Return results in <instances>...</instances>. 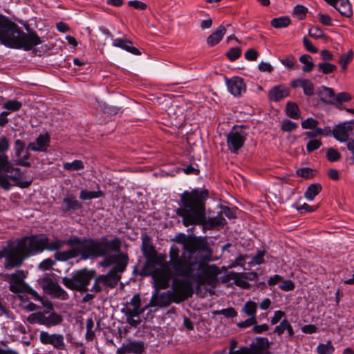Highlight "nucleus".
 <instances>
[{
	"instance_id": "nucleus-22",
	"label": "nucleus",
	"mask_w": 354,
	"mask_h": 354,
	"mask_svg": "<svg viewBox=\"0 0 354 354\" xmlns=\"http://www.w3.org/2000/svg\"><path fill=\"white\" fill-rule=\"evenodd\" d=\"M50 147V136L48 133L40 134L35 142H30L27 147V149L32 151L46 152Z\"/></svg>"
},
{
	"instance_id": "nucleus-52",
	"label": "nucleus",
	"mask_w": 354,
	"mask_h": 354,
	"mask_svg": "<svg viewBox=\"0 0 354 354\" xmlns=\"http://www.w3.org/2000/svg\"><path fill=\"white\" fill-rule=\"evenodd\" d=\"M214 313L217 315H223L227 318H233L237 315V312L232 307L217 310Z\"/></svg>"
},
{
	"instance_id": "nucleus-45",
	"label": "nucleus",
	"mask_w": 354,
	"mask_h": 354,
	"mask_svg": "<svg viewBox=\"0 0 354 354\" xmlns=\"http://www.w3.org/2000/svg\"><path fill=\"white\" fill-rule=\"evenodd\" d=\"M351 100V95L346 92L339 93L337 95H335V104L337 107L342 109V103L348 102Z\"/></svg>"
},
{
	"instance_id": "nucleus-7",
	"label": "nucleus",
	"mask_w": 354,
	"mask_h": 354,
	"mask_svg": "<svg viewBox=\"0 0 354 354\" xmlns=\"http://www.w3.org/2000/svg\"><path fill=\"white\" fill-rule=\"evenodd\" d=\"M195 269L197 272L195 274H192L191 278L197 283L198 288L206 284L212 285L216 282L219 270L215 265L197 261Z\"/></svg>"
},
{
	"instance_id": "nucleus-21",
	"label": "nucleus",
	"mask_w": 354,
	"mask_h": 354,
	"mask_svg": "<svg viewBox=\"0 0 354 354\" xmlns=\"http://www.w3.org/2000/svg\"><path fill=\"white\" fill-rule=\"evenodd\" d=\"M145 350V344L142 341H132L123 344L117 349L118 354H142Z\"/></svg>"
},
{
	"instance_id": "nucleus-37",
	"label": "nucleus",
	"mask_w": 354,
	"mask_h": 354,
	"mask_svg": "<svg viewBox=\"0 0 354 354\" xmlns=\"http://www.w3.org/2000/svg\"><path fill=\"white\" fill-rule=\"evenodd\" d=\"M76 257L77 256L75 248L69 249L66 251L57 252L55 254V257L58 261H66Z\"/></svg>"
},
{
	"instance_id": "nucleus-30",
	"label": "nucleus",
	"mask_w": 354,
	"mask_h": 354,
	"mask_svg": "<svg viewBox=\"0 0 354 354\" xmlns=\"http://www.w3.org/2000/svg\"><path fill=\"white\" fill-rule=\"evenodd\" d=\"M131 44L132 42L130 40L120 38L113 39V45L114 46L121 48L133 55H140L139 50L133 46H131Z\"/></svg>"
},
{
	"instance_id": "nucleus-61",
	"label": "nucleus",
	"mask_w": 354,
	"mask_h": 354,
	"mask_svg": "<svg viewBox=\"0 0 354 354\" xmlns=\"http://www.w3.org/2000/svg\"><path fill=\"white\" fill-rule=\"evenodd\" d=\"M322 145V142L319 140H310L306 145V150L308 153L317 150Z\"/></svg>"
},
{
	"instance_id": "nucleus-19",
	"label": "nucleus",
	"mask_w": 354,
	"mask_h": 354,
	"mask_svg": "<svg viewBox=\"0 0 354 354\" xmlns=\"http://www.w3.org/2000/svg\"><path fill=\"white\" fill-rule=\"evenodd\" d=\"M225 83L228 91L234 97H239L246 91V85L242 77L225 78Z\"/></svg>"
},
{
	"instance_id": "nucleus-34",
	"label": "nucleus",
	"mask_w": 354,
	"mask_h": 354,
	"mask_svg": "<svg viewBox=\"0 0 354 354\" xmlns=\"http://www.w3.org/2000/svg\"><path fill=\"white\" fill-rule=\"evenodd\" d=\"M45 245V250L57 251L61 249L64 245H65V241L61 239H58L57 238L50 240L47 237V241Z\"/></svg>"
},
{
	"instance_id": "nucleus-16",
	"label": "nucleus",
	"mask_w": 354,
	"mask_h": 354,
	"mask_svg": "<svg viewBox=\"0 0 354 354\" xmlns=\"http://www.w3.org/2000/svg\"><path fill=\"white\" fill-rule=\"evenodd\" d=\"M25 258V254L22 253L20 249H17V245L13 247L12 244H8V248L5 261V268L11 269L15 267L20 266Z\"/></svg>"
},
{
	"instance_id": "nucleus-9",
	"label": "nucleus",
	"mask_w": 354,
	"mask_h": 354,
	"mask_svg": "<svg viewBox=\"0 0 354 354\" xmlns=\"http://www.w3.org/2000/svg\"><path fill=\"white\" fill-rule=\"evenodd\" d=\"M147 309L145 306L141 308V298L139 294L133 296L129 301L124 304L121 312L126 316L127 323L133 327L140 324V320L134 319V317H139Z\"/></svg>"
},
{
	"instance_id": "nucleus-35",
	"label": "nucleus",
	"mask_w": 354,
	"mask_h": 354,
	"mask_svg": "<svg viewBox=\"0 0 354 354\" xmlns=\"http://www.w3.org/2000/svg\"><path fill=\"white\" fill-rule=\"evenodd\" d=\"M47 312H37L29 315L26 321L30 324L44 325V317Z\"/></svg>"
},
{
	"instance_id": "nucleus-27",
	"label": "nucleus",
	"mask_w": 354,
	"mask_h": 354,
	"mask_svg": "<svg viewBox=\"0 0 354 354\" xmlns=\"http://www.w3.org/2000/svg\"><path fill=\"white\" fill-rule=\"evenodd\" d=\"M226 221L223 216L220 214L216 216L206 219L205 216L203 219V222L197 223L196 225H203L208 230H212L216 227L222 226L225 225Z\"/></svg>"
},
{
	"instance_id": "nucleus-1",
	"label": "nucleus",
	"mask_w": 354,
	"mask_h": 354,
	"mask_svg": "<svg viewBox=\"0 0 354 354\" xmlns=\"http://www.w3.org/2000/svg\"><path fill=\"white\" fill-rule=\"evenodd\" d=\"M208 191L205 189H194L185 191L180 196L181 207L176 214L183 218L185 227L203 222L205 212V202L208 198Z\"/></svg>"
},
{
	"instance_id": "nucleus-28",
	"label": "nucleus",
	"mask_w": 354,
	"mask_h": 354,
	"mask_svg": "<svg viewBox=\"0 0 354 354\" xmlns=\"http://www.w3.org/2000/svg\"><path fill=\"white\" fill-rule=\"evenodd\" d=\"M226 32L225 26H219L207 38V44L209 46H214L218 44Z\"/></svg>"
},
{
	"instance_id": "nucleus-10",
	"label": "nucleus",
	"mask_w": 354,
	"mask_h": 354,
	"mask_svg": "<svg viewBox=\"0 0 354 354\" xmlns=\"http://www.w3.org/2000/svg\"><path fill=\"white\" fill-rule=\"evenodd\" d=\"M192 278L175 279L172 283V291L170 294L174 302L179 304L192 296L193 288Z\"/></svg>"
},
{
	"instance_id": "nucleus-53",
	"label": "nucleus",
	"mask_w": 354,
	"mask_h": 354,
	"mask_svg": "<svg viewBox=\"0 0 354 354\" xmlns=\"http://www.w3.org/2000/svg\"><path fill=\"white\" fill-rule=\"evenodd\" d=\"M21 102L17 100H8L3 104V107L8 110L16 111L21 109Z\"/></svg>"
},
{
	"instance_id": "nucleus-38",
	"label": "nucleus",
	"mask_w": 354,
	"mask_h": 354,
	"mask_svg": "<svg viewBox=\"0 0 354 354\" xmlns=\"http://www.w3.org/2000/svg\"><path fill=\"white\" fill-rule=\"evenodd\" d=\"M317 66V71L325 75L330 74L337 69V66L326 62H320Z\"/></svg>"
},
{
	"instance_id": "nucleus-64",
	"label": "nucleus",
	"mask_w": 354,
	"mask_h": 354,
	"mask_svg": "<svg viewBox=\"0 0 354 354\" xmlns=\"http://www.w3.org/2000/svg\"><path fill=\"white\" fill-rule=\"evenodd\" d=\"M25 147V144L23 141L21 140H16L15 142V156L17 157H20L21 155L22 151H24V149Z\"/></svg>"
},
{
	"instance_id": "nucleus-14",
	"label": "nucleus",
	"mask_w": 354,
	"mask_h": 354,
	"mask_svg": "<svg viewBox=\"0 0 354 354\" xmlns=\"http://www.w3.org/2000/svg\"><path fill=\"white\" fill-rule=\"evenodd\" d=\"M93 279L94 282L90 291L95 294L102 292L108 293L111 289L116 288L118 284V278L109 272L105 274L95 275Z\"/></svg>"
},
{
	"instance_id": "nucleus-40",
	"label": "nucleus",
	"mask_w": 354,
	"mask_h": 354,
	"mask_svg": "<svg viewBox=\"0 0 354 354\" xmlns=\"http://www.w3.org/2000/svg\"><path fill=\"white\" fill-rule=\"evenodd\" d=\"M286 114L292 119H298L299 118V109L297 104L292 102H287Z\"/></svg>"
},
{
	"instance_id": "nucleus-12",
	"label": "nucleus",
	"mask_w": 354,
	"mask_h": 354,
	"mask_svg": "<svg viewBox=\"0 0 354 354\" xmlns=\"http://www.w3.org/2000/svg\"><path fill=\"white\" fill-rule=\"evenodd\" d=\"M128 255L125 253L120 252V250L117 254H108L101 262V266L108 267L113 263L115 266L109 271V273L113 274L118 278V282L121 279L120 273H122L128 264Z\"/></svg>"
},
{
	"instance_id": "nucleus-46",
	"label": "nucleus",
	"mask_w": 354,
	"mask_h": 354,
	"mask_svg": "<svg viewBox=\"0 0 354 354\" xmlns=\"http://www.w3.org/2000/svg\"><path fill=\"white\" fill-rule=\"evenodd\" d=\"M290 23V20L288 17L274 18L271 21V25L276 28H286Z\"/></svg>"
},
{
	"instance_id": "nucleus-36",
	"label": "nucleus",
	"mask_w": 354,
	"mask_h": 354,
	"mask_svg": "<svg viewBox=\"0 0 354 354\" xmlns=\"http://www.w3.org/2000/svg\"><path fill=\"white\" fill-rule=\"evenodd\" d=\"M299 60L301 64H304L302 67V71L304 72L308 73L313 69L315 64L310 55L307 54L303 55L299 57Z\"/></svg>"
},
{
	"instance_id": "nucleus-57",
	"label": "nucleus",
	"mask_w": 354,
	"mask_h": 354,
	"mask_svg": "<svg viewBox=\"0 0 354 354\" xmlns=\"http://www.w3.org/2000/svg\"><path fill=\"white\" fill-rule=\"evenodd\" d=\"M352 50H349L348 54L343 55L339 59V63L341 65L342 70L345 71L347 68V64L351 61L352 59Z\"/></svg>"
},
{
	"instance_id": "nucleus-4",
	"label": "nucleus",
	"mask_w": 354,
	"mask_h": 354,
	"mask_svg": "<svg viewBox=\"0 0 354 354\" xmlns=\"http://www.w3.org/2000/svg\"><path fill=\"white\" fill-rule=\"evenodd\" d=\"M169 266L176 276L191 278L197 264V260L192 257H186L183 253L179 256V249L175 245L170 248Z\"/></svg>"
},
{
	"instance_id": "nucleus-60",
	"label": "nucleus",
	"mask_w": 354,
	"mask_h": 354,
	"mask_svg": "<svg viewBox=\"0 0 354 354\" xmlns=\"http://www.w3.org/2000/svg\"><path fill=\"white\" fill-rule=\"evenodd\" d=\"M293 207H295L301 213L313 212L317 209V207L310 206L307 203H304L303 205H294Z\"/></svg>"
},
{
	"instance_id": "nucleus-42",
	"label": "nucleus",
	"mask_w": 354,
	"mask_h": 354,
	"mask_svg": "<svg viewBox=\"0 0 354 354\" xmlns=\"http://www.w3.org/2000/svg\"><path fill=\"white\" fill-rule=\"evenodd\" d=\"M63 168L67 171H77L84 169V165L82 160H75L71 162H64Z\"/></svg>"
},
{
	"instance_id": "nucleus-17",
	"label": "nucleus",
	"mask_w": 354,
	"mask_h": 354,
	"mask_svg": "<svg viewBox=\"0 0 354 354\" xmlns=\"http://www.w3.org/2000/svg\"><path fill=\"white\" fill-rule=\"evenodd\" d=\"M174 302L170 291H167L158 294H153L149 300V302L145 306V309H149L152 307L165 308Z\"/></svg>"
},
{
	"instance_id": "nucleus-58",
	"label": "nucleus",
	"mask_w": 354,
	"mask_h": 354,
	"mask_svg": "<svg viewBox=\"0 0 354 354\" xmlns=\"http://www.w3.org/2000/svg\"><path fill=\"white\" fill-rule=\"evenodd\" d=\"M234 279L235 284L239 287L248 289L250 286V283L241 277V274L236 273Z\"/></svg>"
},
{
	"instance_id": "nucleus-24",
	"label": "nucleus",
	"mask_w": 354,
	"mask_h": 354,
	"mask_svg": "<svg viewBox=\"0 0 354 354\" xmlns=\"http://www.w3.org/2000/svg\"><path fill=\"white\" fill-rule=\"evenodd\" d=\"M289 95V89L281 84L272 88L268 92V98L273 102H278Z\"/></svg>"
},
{
	"instance_id": "nucleus-56",
	"label": "nucleus",
	"mask_w": 354,
	"mask_h": 354,
	"mask_svg": "<svg viewBox=\"0 0 354 354\" xmlns=\"http://www.w3.org/2000/svg\"><path fill=\"white\" fill-rule=\"evenodd\" d=\"M265 255V252L259 250L257 253L252 257V259L249 264L250 266L254 265H260L264 262L263 257Z\"/></svg>"
},
{
	"instance_id": "nucleus-43",
	"label": "nucleus",
	"mask_w": 354,
	"mask_h": 354,
	"mask_svg": "<svg viewBox=\"0 0 354 354\" xmlns=\"http://www.w3.org/2000/svg\"><path fill=\"white\" fill-rule=\"evenodd\" d=\"M260 348L254 344H251L250 347L242 346L236 350L233 354H261Z\"/></svg>"
},
{
	"instance_id": "nucleus-55",
	"label": "nucleus",
	"mask_w": 354,
	"mask_h": 354,
	"mask_svg": "<svg viewBox=\"0 0 354 354\" xmlns=\"http://www.w3.org/2000/svg\"><path fill=\"white\" fill-rule=\"evenodd\" d=\"M241 55V50L239 47L231 48L229 51L226 53V56L231 61H234L240 57Z\"/></svg>"
},
{
	"instance_id": "nucleus-41",
	"label": "nucleus",
	"mask_w": 354,
	"mask_h": 354,
	"mask_svg": "<svg viewBox=\"0 0 354 354\" xmlns=\"http://www.w3.org/2000/svg\"><path fill=\"white\" fill-rule=\"evenodd\" d=\"M257 309V304L254 301H248L244 304L242 311L248 316L256 317Z\"/></svg>"
},
{
	"instance_id": "nucleus-25",
	"label": "nucleus",
	"mask_w": 354,
	"mask_h": 354,
	"mask_svg": "<svg viewBox=\"0 0 354 354\" xmlns=\"http://www.w3.org/2000/svg\"><path fill=\"white\" fill-rule=\"evenodd\" d=\"M293 88L301 87L303 88L304 93L307 96L314 95V85L308 80L304 78H298L293 80L290 84Z\"/></svg>"
},
{
	"instance_id": "nucleus-48",
	"label": "nucleus",
	"mask_w": 354,
	"mask_h": 354,
	"mask_svg": "<svg viewBox=\"0 0 354 354\" xmlns=\"http://www.w3.org/2000/svg\"><path fill=\"white\" fill-rule=\"evenodd\" d=\"M326 156L327 160L331 162L338 161L341 157L339 152L333 147L327 149Z\"/></svg>"
},
{
	"instance_id": "nucleus-33",
	"label": "nucleus",
	"mask_w": 354,
	"mask_h": 354,
	"mask_svg": "<svg viewBox=\"0 0 354 354\" xmlns=\"http://www.w3.org/2000/svg\"><path fill=\"white\" fill-rule=\"evenodd\" d=\"M322 187L319 183H313L309 185L304 194V196L308 201H313L322 191Z\"/></svg>"
},
{
	"instance_id": "nucleus-2",
	"label": "nucleus",
	"mask_w": 354,
	"mask_h": 354,
	"mask_svg": "<svg viewBox=\"0 0 354 354\" xmlns=\"http://www.w3.org/2000/svg\"><path fill=\"white\" fill-rule=\"evenodd\" d=\"M0 41L8 47L26 51L41 44L35 31L26 33L16 23L2 15H0Z\"/></svg>"
},
{
	"instance_id": "nucleus-18",
	"label": "nucleus",
	"mask_w": 354,
	"mask_h": 354,
	"mask_svg": "<svg viewBox=\"0 0 354 354\" xmlns=\"http://www.w3.org/2000/svg\"><path fill=\"white\" fill-rule=\"evenodd\" d=\"M39 339L42 344H51L57 350L65 349L64 336L62 334H49L48 332L41 331L39 333Z\"/></svg>"
},
{
	"instance_id": "nucleus-20",
	"label": "nucleus",
	"mask_w": 354,
	"mask_h": 354,
	"mask_svg": "<svg viewBox=\"0 0 354 354\" xmlns=\"http://www.w3.org/2000/svg\"><path fill=\"white\" fill-rule=\"evenodd\" d=\"M184 250L189 253L188 256L192 257L197 251H205L207 250V242L201 237L189 236Z\"/></svg>"
},
{
	"instance_id": "nucleus-49",
	"label": "nucleus",
	"mask_w": 354,
	"mask_h": 354,
	"mask_svg": "<svg viewBox=\"0 0 354 354\" xmlns=\"http://www.w3.org/2000/svg\"><path fill=\"white\" fill-rule=\"evenodd\" d=\"M297 127L298 125L297 123L288 119L283 120L281 124V129L283 131L290 132L295 130Z\"/></svg>"
},
{
	"instance_id": "nucleus-63",
	"label": "nucleus",
	"mask_w": 354,
	"mask_h": 354,
	"mask_svg": "<svg viewBox=\"0 0 354 354\" xmlns=\"http://www.w3.org/2000/svg\"><path fill=\"white\" fill-rule=\"evenodd\" d=\"M65 241L66 245L71 246V247H73L76 245L77 246H80V245H82V244L83 243V239L79 238L77 236H72L68 239H67L66 241Z\"/></svg>"
},
{
	"instance_id": "nucleus-47",
	"label": "nucleus",
	"mask_w": 354,
	"mask_h": 354,
	"mask_svg": "<svg viewBox=\"0 0 354 354\" xmlns=\"http://www.w3.org/2000/svg\"><path fill=\"white\" fill-rule=\"evenodd\" d=\"M94 327V322L93 320L91 318H89L86 320V339L88 341H92L95 335V332L93 331V328Z\"/></svg>"
},
{
	"instance_id": "nucleus-59",
	"label": "nucleus",
	"mask_w": 354,
	"mask_h": 354,
	"mask_svg": "<svg viewBox=\"0 0 354 354\" xmlns=\"http://www.w3.org/2000/svg\"><path fill=\"white\" fill-rule=\"evenodd\" d=\"M30 158V153L26 151L24 156H20V157H17L16 160V164L17 165L24 166V167H30V163L28 162V159Z\"/></svg>"
},
{
	"instance_id": "nucleus-13",
	"label": "nucleus",
	"mask_w": 354,
	"mask_h": 354,
	"mask_svg": "<svg viewBox=\"0 0 354 354\" xmlns=\"http://www.w3.org/2000/svg\"><path fill=\"white\" fill-rule=\"evenodd\" d=\"M354 131V122H341L334 127V138L340 142H347V147L354 154V140L349 139Z\"/></svg>"
},
{
	"instance_id": "nucleus-32",
	"label": "nucleus",
	"mask_w": 354,
	"mask_h": 354,
	"mask_svg": "<svg viewBox=\"0 0 354 354\" xmlns=\"http://www.w3.org/2000/svg\"><path fill=\"white\" fill-rule=\"evenodd\" d=\"M63 322L62 315L55 312L51 313L48 316L44 317V326L46 327L55 326L60 324Z\"/></svg>"
},
{
	"instance_id": "nucleus-23",
	"label": "nucleus",
	"mask_w": 354,
	"mask_h": 354,
	"mask_svg": "<svg viewBox=\"0 0 354 354\" xmlns=\"http://www.w3.org/2000/svg\"><path fill=\"white\" fill-rule=\"evenodd\" d=\"M43 288L55 297L65 299L67 296L66 292L57 283L50 279L43 280Z\"/></svg>"
},
{
	"instance_id": "nucleus-26",
	"label": "nucleus",
	"mask_w": 354,
	"mask_h": 354,
	"mask_svg": "<svg viewBox=\"0 0 354 354\" xmlns=\"http://www.w3.org/2000/svg\"><path fill=\"white\" fill-rule=\"evenodd\" d=\"M141 250L147 259L153 258L156 255L155 248L151 243V238L147 234L142 235Z\"/></svg>"
},
{
	"instance_id": "nucleus-5",
	"label": "nucleus",
	"mask_w": 354,
	"mask_h": 354,
	"mask_svg": "<svg viewBox=\"0 0 354 354\" xmlns=\"http://www.w3.org/2000/svg\"><path fill=\"white\" fill-rule=\"evenodd\" d=\"M95 275H96L95 270L83 268L74 272L71 277H63L62 281L70 290L86 292L88 290V286Z\"/></svg>"
},
{
	"instance_id": "nucleus-11",
	"label": "nucleus",
	"mask_w": 354,
	"mask_h": 354,
	"mask_svg": "<svg viewBox=\"0 0 354 354\" xmlns=\"http://www.w3.org/2000/svg\"><path fill=\"white\" fill-rule=\"evenodd\" d=\"M247 128L234 126L227 136V146L231 153L237 154L243 147L248 137Z\"/></svg>"
},
{
	"instance_id": "nucleus-51",
	"label": "nucleus",
	"mask_w": 354,
	"mask_h": 354,
	"mask_svg": "<svg viewBox=\"0 0 354 354\" xmlns=\"http://www.w3.org/2000/svg\"><path fill=\"white\" fill-rule=\"evenodd\" d=\"M309 35L315 39L326 38L323 30L318 26L312 27L308 30Z\"/></svg>"
},
{
	"instance_id": "nucleus-31",
	"label": "nucleus",
	"mask_w": 354,
	"mask_h": 354,
	"mask_svg": "<svg viewBox=\"0 0 354 354\" xmlns=\"http://www.w3.org/2000/svg\"><path fill=\"white\" fill-rule=\"evenodd\" d=\"M333 7L343 16L351 17L353 15L352 6L348 0H337Z\"/></svg>"
},
{
	"instance_id": "nucleus-54",
	"label": "nucleus",
	"mask_w": 354,
	"mask_h": 354,
	"mask_svg": "<svg viewBox=\"0 0 354 354\" xmlns=\"http://www.w3.org/2000/svg\"><path fill=\"white\" fill-rule=\"evenodd\" d=\"M318 124L319 122L317 120L313 118H308L301 122V127L304 129H313L317 127Z\"/></svg>"
},
{
	"instance_id": "nucleus-39",
	"label": "nucleus",
	"mask_w": 354,
	"mask_h": 354,
	"mask_svg": "<svg viewBox=\"0 0 354 354\" xmlns=\"http://www.w3.org/2000/svg\"><path fill=\"white\" fill-rule=\"evenodd\" d=\"M104 196L103 192L82 190L80 193V198L83 201L97 198Z\"/></svg>"
},
{
	"instance_id": "nucleus-29",
	"label": "nucleus",
	"mask_w": 354,
	"mask_h": 354,
	"mask_svg": "<svg viewBox=\"0 0 354 354\" xmlns=\"http://www.w3.org/2000/svg\"><path fill=\"white\" fill-rule=\"evenodd\" d=\"M319 96L321 101L326 104H335V95L333 88L322 86L319 88Z\"/></svg>"
},
{
	"instance_id": "nucleus-62",
	"label": "nucleus",
	"mask_w": 354,
	"mask_h": 354,
	"mask_svg": "<svg viewBox=\"0 0 354 354\" xmlns=\"http://www.w3.org/2000/svg\"><path fill=\"white\" fill-rule=\"evenodd\" d=\"M296 174L298 176L310 178L313 176V170L308 167L300 168L297 170Z\"/></svg>"
},
{
	"instance_id": "nucleus-6",
	"label": "nucleus",
	"mask_w": 354,
	"mask_h": 354,
	"mask_svg": "<svg viewBox=\"0 0 354 354\" xmlns=\"http://www.w3.org/2000/svg\"><path fill=\"white\" fill-rule=\"evenodd\" d=\"M47 236L37 234L21 238L17 243V249H20L25 257H29L41 253L45 250Z\"/></svg>"
},
{
	"instance_id": "nucleus-44",
	"label": "nucleus",
	"mask_w": 354,
	"mask_h": 354,
	"mask_svg": "<svg viewBox=\"0 0 354 354\" xmlns=\"http://www.w3.org/2000/svg\"><path fill=\"white\" fill-rule=\"evenodd\" d=\"M335 351V347L330 341H328L326 344H319L317 346V352L319 354H333Z\"/></svg>"
},
{
	"instance_id": "nucleus-15",
	"label": "nucleus",
	"mask_w": 354,
	"mask_h": 354,
	"mask_svg": "<svg viewBox=\"0 0 354 354\" xmlns=\"http://www.w3.org/2000/svg\"><path fill=\"white\" fill-rule=\"evenodd\" d=\"M82 208V204L73 194H66L58 209L63 216H68Z\"/></svg>"
},
{
	"instance_id": "nucleus-50",
	"label": "nucleus",
	"mask_w": 354,
	"mask_h": 354,
	"mask_svg": "<svg viewBox=\"0 0 354 354\" xmlns=\"http://www.w3.org/2000/svg\"><path fill=\"white\" fill-rule=\"evenodd\" d=\"M8 165V157L3 153H0V171L3 169L6 170L7 172H11L12 171H16L17 172H19V169L18 168H12L10 169L7 166Z\"/></svg>"
},
{
	"instance_id": "nucleus-3",
	"label": "nucleus",
	"mask_w": 354,
	"mask_h": 354,
	"mask_svg": "<svg viewBox=\"0 0 354 354\" xmlns=\"http://www.w3.org/2000/svg\"><path fill=\"white\" fill-rule=\"evenodd\" d=\"M122 245L121 240L118 237L109 241L106 236L100 239H83L82 245L75 248L77 256L80 255L84 259L91 257H104L111 251L118 252Z\"/></svg>"
},
{
	"instance_id": "nucleus-8",
	"label": "nucleus",
	"mask_w": 354,
	"mask_h": 354,
	"mask_svg": "<svg viewBox=\"0 0 354 354\" xmlns=\"http://www.w3.org/2000/svg\"><path fill=\"white\" fill-rule=\"evenodd\" d=\"M25 277L24 272L21 270H17L15 273L6 274L5 278L10 284L9 290L14 293L26 292L35 299H40L37 292L24 282Z\"/></svg>"
}]
</instances>
